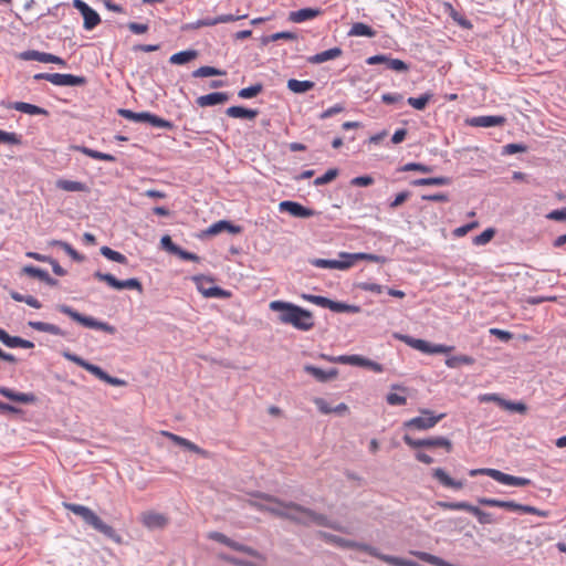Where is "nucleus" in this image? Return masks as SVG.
I'll return each mask as SVG.
<instances>
[{
  "label": "nucleus",
  "mask_w": 566,
  "mask_h": 566,
  "mask_svg": "<svg viewBox=\"0 0 566 566\" xmlns=\"http://www.w3.org/2000/svg\"><path fill=\"white\" fill-rule=\"evenodd\" d=\"M270 308L279 314L282 324L292 325L295 329L307 332L314 327L312 312L296 304L285 301H272Z\"/></svg>",
  "instance_id": "nucleus-1"
},
{
  "label": "nucleus",
  "mask_w": 566,
  "mask_h": 566,
  "mask_svg": "<svg viewBox=\"0 0 566 566\" xmlns=\"http://www.w3.org/2000/svg\"><path fill=\"white\" fill-rule=\"evenodd\" d=\"M258 496L268 502L266 504H259V507L262 511L269 512L281 518H286L300 525L306 523V521H304V511H307V507L295 502H284L279 497L264 493H260Z\"/></svg>",
  "instance_id": "nucleus-2"
},
{
  "label": "nucleus",
  "mask_w": 566,
  "mask_h": 566,
  "mask_svg": "<svg viewBox=\"0 0 566 566\" xmlns=\"http://www.w3.org/2000/svg\"><path fill=\"white\" fill-rule=\"evenodd\" d=\"M64 507L73 514L80 516L83 522L94 528L95 531L103 534L106 538L113 541L116 544L123 543V537L117 533L111 525L106 524L93 510L90 507L75 504L64 503Z\"/></svg>",
  "instance_id": "nucleus-3"
},
{
  "label": "nucleus",
  "mask_w": 566,
  "mask_h": 566,
  "mask_svg": "<svg viewBox=\"0 0 566 566\" xmlns=\"http://www.w3.org/2000/svg\"><path fill=\"white\" fill-rule=\"evenodd\" d=\"M55 308L57 312H60L64 315H67L73 321L77 322L78 324L83 325L84 327L103 331L107 334H114L116 332V328L113 325H111L106 322L98 321L92 316H86L84 314H81L80 312H77L76 310H74L72 306H70L67 304H57Z\"/></svg>",
  "instance_id": "nucleus-4"
},
{
  "label": "nucleus",
  "mask_w": 566,
  "mask_h": 566,
  "mask_svg": "<svg viewBox=\"0 0 566 566\" xmlns=\"http://www.w3.org/2000/svg\"><path fill=\"white\" fill-rule=\"evenodd\" d=\"M118 115L124 117L125 119L135 122V123H147L153 127L163 128L172 130L175 128V124L170 120L161 118L150 112H134L127 108H119L117 111Z\"/></svg>",
  "instance_id": "nucleus-5"
},
{
  "label": "nucleus",
  "mask_w": 566,
  "mask_h": 566,
  "mask_svg": "<svg viewBox=\"0 0 566 566\" xmlns=\"http://www.w3.org/2000/svg\"><path fill=\"white\" fill-rule=\"evenodd\" d=\"M318 537L322 538L324 542L328 543V544H334L338 547H342V548H355V549H359V551H363L367 554H369L370 556H374V557H378L379 556V553L377 551L376 547L369 545V544H365V543H359V542H356V541H352V539H347V538H344V537H340V536H337V535H334L332 533H327V532H324V531H319L317 533Z\"/></svg>",
  "instance_id": "nucleus-6"
},
{
  "label": "nucleus",
  "mask_w": 566,
  "mask_h": 566,
  "mask_svg": "<svg viewBox=\"0 0 566 566\" xmlns=\"http://www.w3.org/2000/svg\"><path fill=\"white\" fill-rule=\"evenodd\" d=\"M444 413L436 415L431 409H421L420 416L411 418L403 422L405 428L417 430H428L433 428L440 420L444 418Z\"/></svg>",
  "instance_id": "nucleus-7"
},
{
  "label": "nucleus",
  "mask_w": 566,
  "mask_h": 566,
  "mask_svg": "<svg viewBox=\"0 0 566 566\" xmlns=\"http://www.w3.org/2000/svg\"><path fill=\"white\" fill-rule=\"evenodd\" d=\"M93 276L98 281L106 282L114 290H136L138 292L143 291V285L140 281L136 277H130L127 280H118L111 273H103L101 271H95Z\"/></svg>",
  "instance_id": "nucleus-8"
},
{
  "label": "nucleus",
  "mask_w": 566,
  "mask_h": 566,
  "mask_svg": "<svg viewBox=\"0 0 566 566\" xmlns=\"http://www.w3.org/2000/svg\"><path fill=\"white\" fill-rule=\"evenodd\" d=\"M306 523L303 526L317 525L327 528H332L334 531L348 534L349 531L346 526H343L340 523L328 518L326 515L315 512L312 509L307 507V511H304Z\"/></svg>",
  "instance_id": "nucleus-9"
},
{
  "label": "nucleus",
  "mask_w": 566,
  "mask_h": 566,
  "mask_svg": "<svg viewBox=\"0 0 566 566\" xmlns=\"http://www.w3.org/2000/svg\"><path fill=\"white\" fill-rule=\"evenodd\" d=\"M368 65L384 64L386 69L392 70L399 73L409 71V65L399 59L391 57L390 54H376L366 59Z\"/></svg>",
  "instance_id": "nucleus-10"
},
{
  "label": "nucleus",
  "mask_w": 566,
  "mask_h": 566,
  "mask_svg": "<svg viewBox=\"0 0 566 566\" xmlns=\"http://www.w3.org/2000/svg\"><path fill=\"white\" fill-rule=\"evenodd\" d=\"M73 7L76 10H78V12L82 14L84 19L83 28L85 30L91 31L101 23L99 14L93 8H91L85 1L73 0Z\"/></svg>",
  "instance_id": "nucleus-11"
},
{
  "label": "nucleus",
  "mask_w": 566,
  "mask_h": 566,
  "mask_svg": "<svg viewBox=\"0 0 566 566\" xmlns=\"http://www.w3.org/2000/svg\"><path fill=\"white\" fill-rule=\"evenodd\" d=\"M403 441L407 446L411 448H434V447H443L448 451H450L452 444L451 441L444 437H432L426 439H413L408 434L403 436Z\"/></svg>",
  "instance_id": "nucleus-12"
},
{
  "label": "nucleus",
  "mask_w": 566,
  "mask_h": 566,
  "mask_svg": "<svg viewBox=\"0 0 566 566\" xmlns=\"http://www.w3.org/2000/svg\"><path fill=\"white\" fill-rule=\"evenodd\" d=\"M19 59L23 61H38L41 63H53L61 66H66V61L57 55L36 50H27L19 54Z\"/></svg>",
  "instance_id": "nucleus-13"
},
{
  "label": "nucleus",
  "mask_w": 566,
  "mask_h": 566,
  "mask_svg": "<svg viewBox=\"0 0 566 566\" xmlns=\"http://www.w3.org/2000/svg\"><path fill=\"white\" fill-rule=\"evenodd\" d=\"M279 210L281 212H287L295 218H303V219L311 218L316 214L315 210L310 209V208L301 205L300 202L292 201V200L281 201L279 205Z\"/></svg>",
  "instance_id": "nucleus-14"
},
{
  "label": "nucleus",
  "mask_w": 566,
  "mask_h": 566,
  "mask_svg": "<svg viewBox=\"0 0 566 566\" xmlns=\"http://www.w3.org/2000/svg\"><path fill=\"white\" fill-rule=\"evenodd\" d=\"M505 122L506 118L502 115H481L467 119V124L472 127H495L504 125Z\"/></svg>",
  "instance_id": "nucleus-15"
},
{
  "label": "nucleus",
  "mask_w": 566,
  "mask_h": 566,
  "mask_svg": "<svg viewBox=\"0 0 566 566\" xmlns=\"http://www.w3.org/2000/svg\"><path fill=\"white\" fill-rule=\"evenodd\" d=\"M50 83L56 86H82L86 83V78L74 74L52 73Z\"/></svg>",
  "instance_id": "nucleus-16"
},
{
  "label": "nucleus",
  "mask_w": 566,
  "mask_h": 566,
  "mask_svg": "<svg viewBox=\"0 0 566 566\" xmlns=\"http://www.w3.org/2000/svg\"><path fill=\"white\" fill-rule=\"evenodd\" d=\"M142 523L148 530H161L168 524V517L165 514L149 511L142 515Z\"/></svg>",
  "instance_id": "nucleus-17"
},
{
  "label": "nucleus",
  "mask_w": 566,
  "mask_h": 566,
  "mask_svg": "<svg viewBox=\"0 0 566 566\" xmlns=\"http://www.w3.org/2000/svg\"><path fill=\"white\" fill-rule=\"evenodd\" d=\"M22 272L31 277L39 279L41 282L45 283L51 287H55L59 285V281L52 277L48 271L36 268L34 265L23 266Z\"/></svg>",
  "instance_id": "nucleus-18"
},
{
  "label": "nucleus",
  "mask_w": 566,
  "mask_h": 566,
  "mask_svg": "<svg viewBox=\"0 0 566 566\" xmlns=\"http://www.w3.org/2000/svg\"><path fill=\"white\" fill-rule=\"evenodd\" d=\"M431 474L444 488L460 490L464 486V481L452 479L442 468L432 469Z\"/></svg>",
  "instance_id": "nucleus-19"
},
{
  "label": "nucleus",
  "mask_w": 566,
  "mask_h": 566,
  "mask_svg": "<svg viewBox=\"0 0 566 566\" xmlns=\"http://www.w3.org/2000/svg\"><path fill=\"white\" fill-rule=\"evenodd\" d=\"M493 474V480L504 485H513V486H525L531 484V480L523 476H514L507 473H504L500 470H496V473Z\"/></svg>",
  "instance_id": "nucleus-20"
},
{
  "label": "nucleus",
  "mask_w": 566,
  "mask_h": 566,
  "mask_svg": "<svg viewBox=\"0 0 566 566\" xmlns=\"http://www.w3.org/2000/svg\"><path fill=\"white\" fill-rule=\"evenodd\" d=\"M339 258L346 259V261H350V266L358 260H367V261L381 263V264L387 262V258L384 255L365 253V252H357V253L340 252Z\"/></svg>",
  "instance_id": "nucleus-21"
},
{
  "label": "nucleus",
  "mask_w": 566,
  "mask_h": 566,
  "mask_svg": "<svg viewBox=\"0 0 566 566\" xmlns=\"http://www.w3.org/2000/svg\"><path fill=\"white\" fill-rule=\"evenodd\" d=\"M310 263L319 269H337V270H347L350 268V261H346V259L339 258V260L334 259H313Z\"/></svg>",
  "instance_id": "nucleus-22"
},
{
  "label": "nucleus",
  "mask_w": 566,
  "mask_h": 566,
  "mask_svg": "<svg viewBox=\"0 0 566 566\" xmlns=\"http://www.w3.org/2000/svg\"><path fill=\"white\" fill-rule=\"evenodd\" d=\"M229 99V94L226 92H213L207 95L199 96L197 98V104L200 107L214 106L219 104H223Z\"/></svg>",
  "instance_id": "nucleus-23"
},
{
  "label": "nucleus",
  "mask_w": 566,
  "mask_h": 566,
  "mask_svg": "<svg viewBox=\"0 0 566 566\" xmlns=\"http://www.w3.org/2000/svg\"><path fill=\"white\" fill-rule=\"evenodd\" d=\"M321 14V9L318 8H302L297 11H291L289 19L294 23H303L305 21H310L315 19Z\"/></svg>",
  "instance_id": "nucleus-24"
},
{
  "label": "nucleus",
  "mask_w": 566,
  "mask_h": 566,
  "mask_svg": "<svg viewBox=\"0 0 566 566\" xmlns=\"http://www.w3.org/2000/svg\"><path fill=\"white\" fill-rule=\"evenodd\" d=\"M0 395L21 403H33L36 400L32 392H18L8 387H0Z\"/></svg>",
  "instance_id": "nucleus-25"
},
{
  "label": "nucleus",
  "mask_w": 566,
  "mask_h": 566,
  "mask_svg": "<svg viewBox=\"0 0 566 566\" xmlns=\"http://www.w3.org/2000/svg\"><path fill=\"white\" fill-rule=\"evenodd\" d=\"M28 326L34 331L49 333L54 336H61V337L66 336L65 331H63L60 326L52 324V323H45V322H41V321H30V322H28Z\"/></svg>",
  "instance_id": "nucleus-26"
},
{
  "label": "nucleus",
  "mask_w": 566,
  "mask_h": 566,
  "mask_svg": "<svg viewBox=\"0 0 566 566\" xmlns=\"http://www.w3.org/2000/svg\"><path fill=\"white\" fill-rule=\"evenodd\" d=\"M222 231H228L230 233H239L241 228L239 226L233 224L228 220H219L207 228L205 234L207 235H216Z\"/></svg>",
  "instance_id": "nucleus-27"
},
{
  "label": "nucleus",
  "mask_w": 566,
  "mask_h": 566,
  "mask_svg": "<svg viewBox=\"0 0 566 566\" xmlns=\"http://www.w3.org/2000/svg\"><path fill=\"white\" fill-rule=\"evenodd\" d=\"M71 149L74 150V151H78V153H82L93 159H97V160H103V161H109V163H114L116 161V157L111 155V154H107V153H102V151H98V150H95V149H92V148H88L84 145H72L71 146Z\"/></svg>",
  "instance_id": "nucleus-28"
},
{
  "label": "nucleus",
  "mask_w": 566,
  "mask_h": 566,
  "mask_svg": "<svg viewBox=\"0 0 566 566\" xmlns=\"http://www.w3.org/2000/svg\"><path fill=\"white\" fill-rule=\"evenodd\" d=\"M343 53L342 49L338 46L325 50L323 52L311 55L306 59L310 64H321L329 60H334L340 56Z\"/></svg>",
  "instance_id": "nucleus-29"
},
{
  "label": "nucleus",
  "mask_w": 566,
  "mask_h": 566,
  "mask_svg": "<svg viewBox=\"0 0 566 566\" xmlns=\"http://www.w3.org/2000/svg\"><path fill=\"white\" fill-rule=\"evenodd\" d=\"M226 114L232 118L254 119L259 115V111L243 106H230Z\"/></svg>",
  "instance_id": "nucleus-30"
},
{
  "label": "nucleus",
  "mask_w": 566,
  "mask_h": 566,
  "mask_svg": "<svg viewBox=\"0 0 566 566\" xmlns=\"http://www.w3.org/2000/svg\"><path fill=\"white\" fill-rule=\"evenodd\" d=\"M10 108L28 115H49L45 108L27 102H14L10 105Z\"/></svg>",
  "instance_id": "nucleus-31"
},
{
  "label": "nucleus",
  "mask_w": 566,
  "mask_h": 566,
  "mask_svg": "<svg viewBox=\"0 0 566 566\" xmlns=\"http://www.w3.org/2000/svg\"><path fill=\"white\" fill-rule=\"evenodd\" d=\"M198 55L199 52L195 49L179 51L169 57V63L174 65H184L197 59Z\"/></svg>",
  "instance_id": "nucleus-32"
},
{
  "label": "nucleus",
  "mask_w": 566,
  "mask_h": 566,
  "mask_svg": "<svg viewBox=\"0 0 566 566\" xmlns=\"http://www.w3.org/2000/svg\"><path fill=\"white\" fill-rule=\"evenodd\" d=\"M304 370L312 375L316 380L318 381H327L332 378H334L337 375V370L332 368L329 370H324L319 367L313 366V365H306L304 367Z\"/></svg>",
  "instance_id": "nucleus-33"
},
{
  "label": "nucleus",
  "mask_w": 566,
  "mask_h": 566,
  "mask_svg": "<svg viewBox=\"0 0 566 566\" xmlns=\"http://www.w3.org/2000/svg\"><path fill=\"white\" fill-rule=\"evenodd\" d=\"M50 247H59L62 249L72 260L76 262H83L84 255L78 253L69 242L53 239L48 243Z\"/></svg>",
  "instance_id": "nucleus-34"
},
{
  "label": "nucleus",
  "mask_w": 566,
  "mask_h": 566,
  "mask_svg": "<svg viewBox=\"0 0 566 566\" xmlns=\"http://www.w3.org/2000/svg\"><path fill=\"white\" fill-rule=\"evenodd\" d=\"M164 434L169 437L170 440L174 441L176 444L184 447L193 453H197V454L206 453V451L203 449H201L199 446H197L196 443L191 442L190 440H188L186 438H182L180 436H177V434L170 433V432H164Z\"/></svg>",
  "instance_id": "nucleus-35"
},
{
  "label": "nucleus",
  "mask_w": 566,
  "mask_h": 566,
  "mask_svg": "<svg viewBox=\"0 0 566 566\" xmlns=\"http://www.w3.org/2000/svg\"><path fill=\"white\" fill-rule=\"evenodd\" d=\"M287 88L295 94L306 93L315 87V83L310 80L300 81L290 78L286 84Z\"/></svg>",
  "instance_id": "nucleus-36"
},
{
  "label": "nucleus",
  "mask_w": 566,
  "mask_h": 566,
  "mask_svg": "<svg viewBox=\"0 0 566 566\" xmlns=\"http://www.w3.org/2000/svg\"><path fill=\"white\" fill-rule=\"evenodd\" d=\"M475 359L469 355H454L446 359L444 364L448 368H460L462 365L472 366Z\"/></svg>",
  "instance_id": "nucleus-37"
},
{
  "label": "nucleus",
  "mask_w": 566,
  "mask_h": 566,
  "mask_svg": "<svg viewBox=\"0 0 566 566\" xmlns=\"http://www.w3.org/2000/svg\"><path fill=\"white\" fill-rule=\"evenodd\" d=\"M348 35L374 38L376 35V31L371 27L363 22H356L352 25L350 30L348 31Z\"/></svg>",
  "instance_id": "nucleus-38"
},
{
  "label": "nucleus",
  "mask_w": 566,
  "mask_h": 566,
  "mask_svg": "<svg viewBox=\"0 0 566 566\" xmlns=\"http://www.w3.org/2000/svg\"><path fill=\"white\" fill-rule=\"evenodd\" d=\"M56 187L61 190L69 192H82L86 190V185L81 181L69 180V179H59L56 181Z\"/></svg>",
  "instance_id": "nucleus-39"
},
{
  "label": "nucleus",
  "mask_w": 566,
  "mask_h": 566,
  "mask_svg": "<svg viewBox=\"0 0 566 566\" xmlns=\"http://www.w3.org/2000/svg\"><path fill=\"white\" fill-rule=\"evenodd\" d=\"M451 184L449 177H427L419 178L411 181L412 186H447Z\"/></svg>",
  "instance_id": "nucleus-40"
},
{
  "label": "nucleus",
  "mask_w": 566,
  "mask_h": 566,
  "mask_svg": "<svg viewBox=\"0 0 566 566\" xmlns=\"http://www.w3.org/2000/svg\"><path fill=\"white\" fill-rule=\"evenodd\" d=\"M437 506L447 510V511H465L470 513L472 504L465 501L460 502H449V501H438Z\"/></svg>",
  "instance_id": "nucleus-41"
},
{
  "label": "nucleus",
  "mask_w": 566,
  "mask_h": 566,
  "mask_svg": "<svg viewBox=\"0 0 566 566\" xmlns=\"http://www.w3.org/2000/svg\"><path fill=\"white\" fill-rule=\"evenodd\" d=\"M226 71L217 69L214 66H200L191 73L192 77H209V76H222L226 75Z\"/></svg>",
  "instance_id": "nucleus-42"
},
{
  "label": "nucleus",
  "mask_w": 566,
  "mask_h": 566,
  "mask_svg": "<svg viewBox=\"0 0 566 566\" xmlns=\"http://www.w3.org/2000/svg\"><path fill=\"white\" fill-rule=\"evenodd\" d=\"M433 94L427 92L418 97H408L407 103L417 111H423L428 103L432 99Z\"/></svg>",
  "instance_id": "nucleus-43"
},
{
  "label": "nucleus",
  "mask_w": 566,
  "mask_h": 566,
  "mask_svg": "<svg viewBox=\"0 0 566 566\" xmlns=\"http://www.w3.org/2000/svg\"><path fill=\"white\" fill-rule=\"evenodd\" d=\"M402 339L410 347H412V348H415L417 350H420L421 353L430 354L431 343H429V342H427L424 339L413 338V337L407 336V335L402 336Z\"/></svg>",
  "instance_id": "nucleus-44"
},
{
  "label": "nucleus",
  "mask_w": 566,
  "mask_h": 566,
  "mask_svg": "<svg viewBox=\"0 0 566 566\" xmlns=\"http://www.w3.org/2000/svg\"><path fill=\"white\" fill-rule=\"evenodd\" d=\"M99 251L103 256H105L106 259H108L111 261H114V262H117L120 264H127V262H128V259L126 255H124L123 253H120L118 251L113 250L109 247L104 245L101 248Z\"/></svg>",
  "instance_id": "nucleus-45"
},
{
  "label": "nucleus",
  "mask_w": 566,
  "mask_h": 566,
  "mask_svg": "<svg viewBox=\"0 0 566 566\" xmlns=\"http://www.w3.org/2000/svg\"><path fill=\"white\" fill-rule=\"evenodd\" d=\"M470 513L474 515L478 522L482 525L495 523V518L492 513L485 512L475 505L471 506Z\"/></svg>",
  "instance_id": "nucleus-46"
},
{
  "label": "nucleus",
  "mask_w": 566,
  "mask_h": 566,
  "mask_svg": "<svg viewBox=\"0 0 566 566\" xmlns=\"http://www.w3.org/2000/svg\"><path fill=\"white\" fill-rule=\"evenodd\" d=\"M263 91V84L262 83H255L253 85H250L248 87H243L238 92V96L243 99H250L259 95Z\"/></svg>",
  "instance_id": "nucleus-47"
},
{
  "label": "nucleus",
  "mask_w": 566,
  "mask_h": 566,
  "mask_svg": "<svg viewBox=\"0 0 566 566\" xmlns=\"http://www.w3.org/2000/svg\"><path fill=\"white\" fill-rule=\"evenodd\" d=\"M202 295L209 298H228L231 293L223 290L218 285L209 286L208 290H202Z\"/></svg>",
  "instance_id": "nucleus-48"
},
{
  "label": "nucleus",
  "mask_w": 566,
  "mask_h": 566,
  "mask_svg": "<svg viewBox=\"0 0 566 566\" xmlns=\"http://www.w3.org/2000/svg\"><path fill=\"white\" fill-rule=\"evenodd\" d=\"M2 144L21 145L22 136L13 132H6L0 129V145Z\"/></svg>",
  "instance_id": "nucleus-49"
},
{
  "label": "nucleus",
  "mask_w": 566,
  "mask_h": 566,
  "mask_svg": "<svg viewBox=\"0 0 566 566\" xmlns=\"http://www.w3.org/2000/svg\"><path fill=\"white\" fill-rule=\"evenodd\" d=\"M400 171H420L423 174L432 172L433 168L431 166L421 164V163H407L400 169Z\"/></svg>",
  "instance_id": "nucleus-50"
},
{
  "label": "nucleus",
  "mask_w": 566,
  "mask_h": 566,
  "mask_svg": "<svg viewBox=\"0 0 566 566\" xmlns=\"http://www.w3.org/2000/svg\"><path fill=\"white\" fill-rule=\"evenodd\" d=\"M495 234V230L493 228H488L483 232H481L479 235H475L473 238V244L474 245H485L489 243Z\"/></svg>",
  "instance_id": "nucleus-51"
},
{
  "label": "nucleus",
  "mask_w": 566,
  "mask_h": 566,
  "mask_svg": "<svg viewBox=\"0 0 566 566\" xmlns=\"http://www.w3.org/2000/svg\"><path fill=\"white\" fill-rule=\"evenodd\" d=\"M338 175V169L332 168L314 180L315 186H323L333 181Z\"/></svg>",
  "instance_id": "nucleus-52"
},
{
  "label": "nucleus",
  "mask_w": 566,
  "mask_h": 566,
  "mask_svg": "<svg viewBox=\"0 0 566 566\" xmlns=\"http://www.w3.org/2000/svg\"><path fill=\"white\" fill-rule=\"evenodd\" d=\"M192 281L196 284L197 290L202 294V290H208L209 286H212L213 280L203 274L192 276Z\"/></svg>",
  "instance_id": "nucleus-53"
},
{
  "label": "nucleus",
  "mask_w": 566,
  "mask_h": 566,
  "mask_svg": "<svg viewBox=\"0 0 566 566\" xmlns=\"http://www.w3.org/2000/svg\"><path fill=\"white\" fill-rule=\"evenodd\" d=\"M230 548H232L233 551H237V552L244 553L252 557L258 558L261 556L260 553L256 549H254L253 547L247 546V545L235 542L233 539L231 542Z\"/></svg>",
  "instance_id": "nucleus-54"
},
{
  "label": "nucleus",
  "mask_w": 566,
  "mask_h": 566,
  "mask_svg": "<svg viewBox=\"0 0 566 566\" xmlns=\"http://www.w3.org/2000/svg\"><path fill=\"white\" fill-rule=\"evenodd\" d=\"M527 151V146L524 145V144H517V143H512V144H506L502 147V151L501 154L504 155V156H507V155H514V154H517V153H525Z\"/></svg>",
  "instance_id": "nucleus-55"
},
{
  "label": "nucleus",
  "mask_w": 566,
  "mask_h": 566,
  "mask_svg": "<svg viewBox=\"0 0 566 566\" xmlns=\"http://www.w3.org/2000/svg\"><path fill=\"white\" fill-rule=\"evenodd\" d=\"M476 501L480 505H483V506L505 509V503L507 500H499V499H493V497L481 496V497H478Z\"/></svg>",
  "instance_id": "nucleus-56"
},
{
  "label": "nucleus",
  "mask_w": 566,
  "mask_h": 566,
  "mask_svg": "<svg viewBox=\"0 0 566 566\" xmlns=\"http://www.w3.org/2000/svg\"><path fill=\"white\" fill-rule=\"evenodd\" d=\"M378 557L381 558L382 560L389 562L396 566H420L415 560L401 559V558L392 557V556H380L379 555Z\"/></svg>",
  "instance_id": "nucleus-57"
},
{
  "label": "nucleus",
  "mask_w": 566,
  "mask_h": 566,
  "mask_svg": "<svg viewBox=\"0 0 566 566\" xmlns=\"http://www.w3.org/2000/svg\"><path fill=\"white\" fill-rule=\"evenodd\" d=\"M358 289L366 292H371L375 294H380L386 287L384 285H380L378 283H371V282H360L358 284Z\"/></svg>",
  "instance_id": "nucleus-58"
},
{
  "label": "nucleus",
  "mask_w": 566,
  "mask_h": 566,
  "mask_svg": "<svg viewBox=\"0 0 566 566\" xmlns=\"http://www.w3.org/2000/svg\"><path fill=\"white\" fill-rule=\"evenodd\" d=\"M386 401L390 406H403L407 403V397L405 395H398L396 392H389L386 396Z\"/></svg>",
  "instance_id": "nucleus-59"
},
{
  "label": "nucleus",
  "mask_w": 566,
  "mask_h": 566,
  "mask_svg": "<svg viewBox=\"0 0 566 566\" xmlns=\"http://www.w3.org/2000/svg\"><path fill=\"white\" fill-rule=\"evenodd\" d=\"M19 336L9 335L3 328L0 327V342L9 348H17Z\"/></svg>",
  "instance_id": "nucleus-60"
},
{
  "label": "nucleus",
  "mask_w": 566,
  "mask_h": 566,
  "mask_svg": "<svg viewBox=\"0 0 566 566\" xmlns=\"http://www.w3.org/2000/svg\"><path fill=\"white\" fill-rule=\"evenodd\" d=\"M335 361L340 363V364L359 366V363L361 361V356L360 355H340L335 358Z\"/></svg>",
  "instance_id": "nucleus-61"
},
{
  "label": "nucleus",
  "mask_w": 566,
  "mask_h": 566,
  "mask_svg": "<svg viewBox=\"0 0 566 566\" xmlns=\"http://www.w3.org/2000/svg\"><path fill=\"white\" fill-rule=\"evenodd\" d=\"M160 244L163 249L171 254H176L177 250L179 249V245L176 244L168 234L161 237Z\"/></svg>",
  "instance_id": "nucleus-62"
},
{
  "label": "nucleus",
  "mask_w": 566,
  "mask_h": 566,
  "mask_svg": "<svg viewBox=\"0 0 566 566\" xmlns=\"http://www.w3.org/2000/svg\"><path fill=\"white\" fill-rule=\"evenodd\" d=\"M84 369L94 375L96 378L103 381L106 376V371H104L99 366L94 365L90 361L86 363Z\"/></svg>",
  "instance_id": "nucleus-63"
},
{
  "label": "nucleus",
  "mask_w": 566,
  "mask_h": 566,
  "mask_svg": "<svg viewBox=\"0 0 566 566\" xmlns=\"http://www.w3.org/2000/svg\"><path fill=\"white\" fill-rule=\"evenodd\" d=\"M546 218L548 220H554V221H559V222L566 221V206L562 209L552 210L551 212H548L546 214Z\"/></svg>",
  "instance_id": "nucleus-64"
}]
</instances>
